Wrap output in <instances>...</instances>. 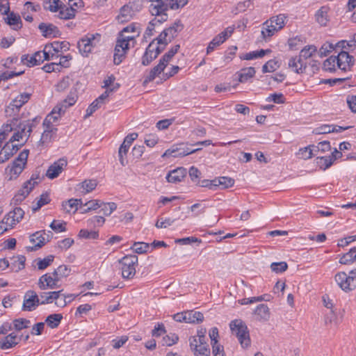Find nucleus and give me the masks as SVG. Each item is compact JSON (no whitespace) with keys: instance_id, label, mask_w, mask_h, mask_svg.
<instances>
[{"instance_id":"26","label":"nucleus","mask_w":356,"mask_h":356,"mask_svg":"<svg viewBox=\"0 0 356 356\" xmlns=\"http://www.w3.org/2000/svg\"><path fill=\"white\" fill-rule=\"evenodd\" d=\"M330 11V8L328 6H321L316 13L315 18L316 21L321 26H327L329 22V16L328 13Z\"/></svg>"},{"instance_id":"17","label":"nucleus","mask_w":356,"mask_h":356,"mask_svg":"<svg viewBox=\"0 0 356 356\" xmlns=\"http://www.w3.org/2000/svg\"><path fill=\"white\" fill-rule=\"evenodd\" d=\"M163 48H160L152 42L146 49L144 55L142 57V64L145 66L149 65L159 54L163 51Z\"/></svg>"},{"instance_id":"33","label":"nucleus","mask_w":356,"mask_h":356,"mask_svg":"<svg viewBox=\"0 0 356 356\" xmlns=\"http://www.w3.org/2000/svg\"><path fill=\"white\" fill-rule=\"evenodd\" d=\"M234 182V179L231 177H220L218 179L212 180L210 184L213 185L214 186H221L222 188L226 189L233 186Z\"/></svg>"},{"instance_id":"13","label":"nucleus","mask_w":356,"mask_h":356,"mask_svg":"<svg viewBox=\"0 0 356 356\" xmlns=\"http://www.w3.org/2000/svg\"><path fill=\"white\" fill-rule=\"evenodd\" d=\"M39 296L40 305H45L51 303L54 300L56 301V305L60 307H64L66 305L65 296L61 294L60 291H51L40 293Z\"/></svg>"},{"instance_id":"12","label":"nucleus","mask_w":356,"mask_h":356,"mask_svg":"<svg viewBox=\"0 0 356 356\" xmlns=\"http://www.w3.org/2000/svg\"><path fill=\"white\" fill-rule=\"evenodd\" d=\"M65 102H67L66 99L63 100V103L57 104L53 108L52 111L49 115H47L43 122L44 127H54V124L65 115L67 110V106L65 104Z\"/></svg>"},{"instance_id":"61","label":"nucleus","mask_w":356,"mask_h":356,"mask_svg":"<svg viewBox=\"0 0 356 356\" xmlns=\"http://www.w3.org/2000/svg\"><path fill=\"white\" fill-rule=\"evenodd\" d=\"M50 201L49 195L47 193H43L40 195L39 200H38L36 206L33 207L34 211L40 209L43 205L48 204Z\"/></svg>"},{"instance_id":"35","label":"nucleus","mask_w":356,"mask_h":356,"mask_svg":"<svg viewBox=\"0 0 356 356\" xmlns=\"http://www.w3.org/2000/svg\"><path fill=\"white\" fill-rule=\"evenodd\" d=\"M20 338H18L15 333H10L7 335L2 341V349L6 350L15 347L18 344Z\"/></svg>"},{"instance_id":"60","label":"nucleus","mask_w":356,"mask_h":356,"mask_svg":"<svg viewBox=\"0 0 356 356\" xmlns=\"http://www.w3.org/2000/svg\"><path fill=\"white\" fill-rule=\"evenodd\" d=\"M81 205H82V201L81 199L68 200V207L70 209H68V213H70L72 211V213L74 214L76 211L79 210Z\"/></svg>"},{"instance_id":"32","label":"nucleus","mask_w":356,"mask_h":356,"mask_svg":"<svg viewBox=\"0 0 356 356\" xmlns=\"http://www.w3.org/2000/svg\"><path fill=\"white\" fill-rule=\"evenodd\" d=\"M151 2L149 11L152 14H158L159 10H168L167 0H147Z\"/></svg>"},{"instance_id":"63","label":"nucleus","mask_w":356,"mask_h":356,"mask_svg":"<svg viewBox=\"0 0 356 356\" xmlns=\"http://www.w3.org/2000/svg\"><path fill=\"white\" fill-rule=\"evenodd\" d=\"M105 218L102 216H95L88 220V225L93 227H100L104 225Z\"/></svg>"},{"instance_id":"59","label":"nucleus","mask_w":356,"mask_h":356,"mask_svg":"<svg viewBox=\"0 0 356 356\" xmlns=\"http://www.w3.org/2000/svg\"><path fill=\"white\" fill-rule=\"evenodd\" d=\"M335 49L334 44L330 42H325L319 49L318 54L321 57L326 56L327 54Z\"/></svg>"},{"instance_id":"47","label":"nucleus","mask_w":356,"mask_h":356,"mask_svg":"<svg viewBox=\"0 0 356 356\" xmlns=\"http://www.w3.org/2000/svg\"><path fill=\"white\" fill-rule=\"evenodd\" d=\"M270 49H266V50L261 49L259 51H251V52L247 53L244 56H241V58L243 59V60H252V59H255L257 58H261V57L264 56L267 53H270Z\"/></svg>"},{"instance_id":"31","label":"nucleus","mask_w":356,"mask_h":356,"mask_svg":"<svg viewBox=\"0 0 356 356\" xmlns=\"http://www.w3.org/2000/svg\"><path fill=\"white\" fill-rule=\"evenodd\" d=\"M97 186V181L96 179H86L77 185L76 189L83 193H88L95 190Z\"/></svg>"},{"instance_id":"30","label":"nucleus","mask_w":356,"mask_h":356,"mask_svg":"<svg viewBox=\"0 0 356 356\" xmlns=\"http://www.w3.org/2000/svg\"><path fill=\"white\" fill-rule=\"evenodd\" d=\"M83 7L82 0H68V19L75 17L76 13Z\"/></svg>"},{"instance_id":"28","label":"nucleus","mask_w":356,"mask_h":356,"mask_svg":"<svg viewBox=\"0 0 356 356\" xmlns=\"http://www.w3.org/2000/svg\"><path fill=\"white\" fill-rule=\"evenodd\" d=\"M134 15V12L131 7L124 6L120 11L117 17V19L120 23H125L130 21Z\"/></svg>"},{"instance_id":"8","label":"nucleus","mask_w":356,"mask_h":356,"mask_svg":"<svg viewBox=\"0 0 356 356\" xmlns=\"http://www.w3.org/2000/svg\"><path fill=\"white\" fill-rule=\"evenodd\" d=\"M37 118H35L32 120H27L20 122L17 126V131L13 134L10 139V142L19 141L25 138V140L29 137L33 127L36 123H38Z\"/></svg>"},{"instance_id":"16","label":"nucleus","mask_w":356,"mask_h":356,"mask_svg":"<svg viewBox=\"0 0 356 356\" xmlns=\"http://www.w3.org/2000/svg\"><path fill=\"white\" fill-rule=\"evenodd\" d=\"M234 28L229 26L226 28L223 31L217 35L213 39L209 42L207 49V54H209L213 51L216 47L222 44L228 38H229L233 33Z\"/></svg>"},{"instance_id":"27","label":"nucleus","mask_w":356,"mask_h":356,"mask_svg":"<svg viewBox=\"0 0 356 356\" xmlns=\"http://www.w3.org/2000/svg\"><path fill=\"white\" fill-rule=\"evenodd\" d=\"M200 149H201V148H197V149H194L191 151H186L184 149H181L180 148H171V149H167L163 153L162 156L163 157H168V156L183 157V156H187L188 154H193Z\"/></svg>"},{"instance_id":"24","label":"nucleus","mask_w":356,"mask_h":356,"mask_svg":"<svg viewBox=\"0 0 356 356\" xmlns=\"http://www.w3.org/2000/svg\"><path fill=\"white\" fill-rule=\"evenodd\" d=\"M289 67L296 73H303L307 67V63L300 56L291 57L288 63Z\"/></svg>"},{"instance_id":"51","label":"nucleus","mask_w":356,"mask_h":356,"mask_svg":"<svg viewBox=\"0 0 356 356\" xmlns=\"http://www.w3.org/2000/svg\"><path fill=\"white\" fill-rule=\"evenodd\" d=\"M288 268V264L285 261L273 262L270 264V269L275 273H282Z\"/></svg>"},{"instance_id":"53","label":"nucleus","mask_w":356,"mask_h":356,"mask_svg":"<svg viewBox=\"0 0 356 356\" xmlns=\"http://www.w3.org/2000/svg\"><path fill=\"white\" fill-rule=\"evenodd\" d=\"M78 236L80 238L96 239L98 238L99 234L97 232L88 231V229H82L79 231Z\"/></svg>"},{"instance_id":"38","label":"nucleus","mask_w":356,"mask_h":356,"mask_svg":"<svg viewBox=\"0 0 356 356\" xmlns=\"http://www.w3.org/2000/svg\"><path fill=\"white\" fill-rule=\"evenodd\" d=\"M64 3L60 0H44L43 7L45 10L55 13L63 8Z\"/></svg>"},{"instance_id":"49","label":"nucleus","mask_w":356,"mask_h":356,"mask_svg":"<svg viewBox=\"0 0 356 356\" xmlns=\"http://www.w3.org/2000/svg\"><path fill=\"white\" fill-rule=\"evenodd\" d=\"M316 160L318 165L321 169L323 170L327 169L333 163L332 159H331L330 156L317 157Z\"/></svg>"},{"instance_id":"42","label":"nucleus","mask_w":356,"mask_h":356,"mask_svg":"<svg viewBox=\"0 0 356 356\" xmlns=\"http://www.w3.org/2000/svg\"><path fill=\"white\" fill-rule=\"evenodd\" d=\"M129 148L130 147L129 145H127L123 143L121 144L119 148L118 157L120 163L122 166H125L128 163L127 153Z\"/></svg>"},{"instance_id":"48","label":"nucleus","mask_w":356,"mask_h":356,"mask_svg":"<svg viewBox=\"0 0 356 356\" xmlns=\"http://www.w3.org/2000/svg\"><path fill=\"white\" fill-rule=\"evenodd\" d=\"M150 247L149 243H144V242H135L131 246V249L134 252L138 254H144L148 251V249Z\"/></svg>"},{"instance_id":"50","label":"nucleus","mask_w":356,"mask_h":356,"mask_svg":"<svg viewBox=\"0 0 356 356\" xmlns=\"http://www.w3.org/2000/svg\"><path fill=\"white\" fill-rule=\"evenodd\" d=\"M102 211L105 216H110L116 209L117 204L115 202H101Z\"/></svg>"},{"instance_id":"18","label":"nucleus","mask_w":356,"mask_h":356,"mask_svg":"<svg viewBox=\"0 0 356 356\" xmlns=\"http://www.w3.org/2000/svg\"><path fill=\"white\" fill-rule=\"evenodd\" d=\"M190 347L195 356H210V348L206 342H197L195 338L189 339Z\"/></svg>"},{"instance_id":"15","label":"nucleus","mask_w":356,"mask_h":356,"mask_svg":"<svg viewBox=\"0 0 356 356\" xmlns=\"http://www.w3.org/2000/svg\"><path fill=\"white\" fill-rule=\"evenodd\" d=\"M39 305V296L37 293L33 290L27 291L23 298L22 309L26 312H32Z\"/></svg>"},{"instance_id":"29","label":"nucleus","mask_w":356,"mask_h":356,"mask_svg":"<svg viewBox=\"0 0 356 356\" xmlns=\"http://www.w3.org/2000/svg\"><path fill=\"white\" fill-rule=\"evenodd\" d=\"M38 29L45 38L55 37L58 32L57 28L51 24L41 23Z\"/></svg>"},{"instance_id":"54","label":"nucleus","mask_w":356,"mask_h":356,"mask_svg":"<svg viewBox=\"0 0 356 356\" xmlns=\"http://www.w3.org/2000/svg\"><path fill=\"white\" fill-rule=\"evenodd\" d=\"M50 227L56 233L63 232L66 229V222L58 220H54L50 224Z\"/></svg>"},{"instance_id":"44","label":"nucleus","mask_w":356,"mask_h":356,"mask_svg":"<svg viewBox=\"0 0 356 356\" xmlns=\"http://www.w3.org/2000/svg\"><path fill=\"white\" fill-rule=\"evenodd\" d=\"M24 211L20 207H16L12 211L9 212L6 216L15 224L24 217Z\"/></svg>"},{"instance_id":"7","label":"nucleus","mask_w":356,"mask_h":356,"mask_svg":"<svg viewBox=\"0 0 356 356\" xmlns=\"http://www.w3.org/2000/svg\"><path fill=\"white\" fill-rule=\"evenodd\" d=\"M138 261V257L134 254L126 255L119 261L123 278L131 279L134 277Z\"/></svg>"},{"instance_id":"14","label":"nucleus","mask_w":356,"mask_h":356,"mask_svg":"<svg viewBox=\"0 0 356 356\" xmlns=\"http://www.w3.org/2000/svg\"><path fill=\"white\" fill-rule=\"evenodd\" d=\"M40 177L38 175H33L31 179L26 181L22 188L19 190L18 193L15 195L14 199L16 202H22L26 197L31 193L35 185L38 184Z\"/></svg>"},{"instance_id":"11","label":"nucleus","mask_w":356,"mask_h":356,"mask_svg":"<svg viewBox=\"0 0 356 356\" xmlns=\"http://www.w3.org/2000/svg\"><path fill=\"white\" fill-rule=\"evenodd\" d=\"M181 29L182 25L180 22H175L171 26L165 29L160 33L156 38L157 44L160 45L163 44V46L167 45L177 36V33Z\"/></svg>"},{"instance_id":"2","label":"nucleus","mask_w":356,"mask_h":356,"mask_svg":"<svg viewBox=\"0 0 356 356\" xmlns=\"http://www.w3.org/2000/svg\"><path fill=\"white\" fill-rule=\"evenodd\" d=\"M67 270V266H60L56 269L52 275L46 273L41 276L38 280V287L42 290L47 289H56L58 286V283L63 277H65V271Z\"/></svg>"},{"instance_id":"25","label":"nucleus","mask_w":356,"mask_h":356,"mask_svg":"<svg viewBox=\"0 0 356 356\" xmlns=\"http://www.w3.org/2000/svg\"><path fill=\"white\" fill-rule=\"evenodd\" d=\"M186 175V170L184 168H177L175 170L170 171L166 179L168 182L177 183L181 181Z\"/></svg>"},{"instance_id":"40","label":"nucleus","mask_w":356,"mask_h":356,"mask_svg":"<svg viewBox=\"0 0 356 356\" xmlns=\"http://www.w3.org/2000/svg\"><path fill=\"white\" fill-rule=\"evenodd\" d=\"M15 153L11 149L10 143H7L0 152V163H3L11 158Z\"/></svg>"},{"instance_id":"52","label":"nucleus","mask_w":356,"mask_h":356,"mask_svg":"<svg viewBox=\"0 0 356 356\" xmlns=\"http://www.w3.org/2000/svg\"><path fill=\"white\" fill-rule=\"evenodd\" d=\"M31 322L26 318H17L13 321L14 328L17 330H22L29 327Z\"/></svg>"},{"instance_id":"19","label":"nucleus","mask_w":356,"mask_h":356,"mask_svg":"<svg viewBox=\"0 0 356 356\" xmlns=\"http://www.w3.org/2000/svg\"><path fill=\"white\" fill-rule=\"evenodd\" d=\"M336 58H337V68L341 71L346 72L350 70V67L354 64L353 57L343 50L339 53Z\"/></svg>"},{"instance_id":"37","label":"nucleus","mask_w":356,"mask_h":356,"mask_svg":"<svg viewBox=\"0 0 356 356\" xmlns=\"http://www.w3.org/2000/svg\"><path fill=\"white\" fill-rule=\"evenodd\" d=\"M204 319L203 314L200 312L188 311L186 312L185 323H199Z\"/></svg>"},{"instance_id":"56","label":"nucleus","mask_w":356,"mask_h":356,"mask_svg":"<svg viewBox=\"0 0 356 356\" xmlns=\"http://www.w3.org/2000/svg\"><path fill=\"white\" fill-rule=\"evenodd\" d=\"M167 10H159L158 14H152L155 16L152 21L153 24H160L168 19V15L166 14Z\"/></svg>"},{"instance_id":"46","label":"nucleus","mask_w":356,"mask_h":356,"mask_svg":"<svg viewBox=\"0 0 356 356\" xmlns=\"http://www.w3.org/2000/svg\"><path fill=\"white\" fill-rule=\"evenodd\" d=\"M356 260V254L355 249H350L349 252L343 254L340 259L339 263L344 265L353 264Z\"/></svg>"},{"instance_id":"41","label":"nucleus","mask_w":356,"mask_h":356,"mask_svg":"<svg viewBox=\"0 0 356 356\" xmlns=\"http://www.w3.org/2000/svg\"><path fill=\"white\" fill-rule=\"evenodd\" d=\"M337 68V58L336 56H330L327 58L323 65V69L325 71L333 72H335Z\"/></svg>"},{"instance_id":"58","label":"nucleus","mask_w":356,"mask_h":356,"mask_svg":"<svg viewBox=\"0 0 356 356\" xmlns=\"http://www.w3.org/2000/svg\"><path fill=\"white\" fill-rule=\"evenodd\" d=\"M188 0H167L168 8H170L172 10H177L180 8H183Z\"/></svg>"},{"instance_id":"6","label":"nucleus","mask_w":356,"mask_h":356,"mask_svg":"<svg viewBox=\"0 0 356 356\" xmlns=\"http://www.w3.org/2000/svg\"><path fill=\"white\" fill-rule=\"evenodd\" d=\"M334 280L338 286L345 292H349L356 288V268L347 274L339 272L335 275Z\"/></svg>"},{"instance_id":"57","label":"nucleus","mask_w":356,"mask_h":356,"mask_svg":"<svg viewBox=\"0 0 356 356\" xmlns=\"http://www.w3.org/2000/svg\"><path fill=\"white\" fill-rule=\"evenodd\" d=\"M15 224L6 216L0 222V235L12 228Z\"/></svg>"},{"instance_id":"3","label":"nucleus","mask_w":356,"mask_h":356,"mask_svg":"<svg viewBox=\"0 0 356 356\" xmlns=\"http://www.w3.org/2000/svg\"><path fill=\"white\" fill-rule=\"evenodd\" d=\"M229 327L233 335L236 336L243 348L250 345V334L246 325L240 319L231 321Z\"/></svg>"},{"instance_id":"39","label":"nucleus","mask_w":356,"mask_h":356,"mask_svg":"<svg viewBox=\"0 0 356 356\" xmlns=\"http://www.w3.org/2000/svg\"><path fill=\"white\" fill-rule=\"evenodd\" d=\"M254 74L255 70L254 67H250L243 68L238 73V81L241 83H244L250 78L253 77Z\"/></svg>"},{"instance_id":"5","label":"nucleus","mask_w":356,"mask_h":356,"mask_svg":"<svg viewBox=\"0 0 356 356\" xmlns=\"http://www.w3.org/2000/svg\"><path fill=\"white\" fill-rule=\"evenodd\" d=\"M179 47V44L175 45L167 53H165L160 59L159 64L150 70L145 81H152L159 74H160L168 65L172 58L177 53Z\"/></svg>"},{"instance_id":"4","label":"nucleus","mask_w":356,"mask_h":356,"mask_svg":"<svg viewBox=\"0 0 356 356\" xmlns=\"http://www.w3.org/2000/svg\"><path fill=\"white\" fill-rule=\"evenodd\" d=\"M28 156L29 150L24 149L19 153L17 158L14 160L11 165H8L6 168V171L8 177V180L17 179L22 172L26 164Z\"/></svg>"},{"instance_id":"10","label":"nucleus","mask_w":356,"mask_h":356,"mask_svg":"<svg viewBox=\"0 0 356 356\" xmlns=\"http://www.w3.org/2000/svg\"><path fill=\"white\" fill-rule=\"evenodd\" d=\"M31 94L23 92L17 95L5 109L6 116L16 117L20 108L30 99Z\"/></svg>"},{"instance_id":"43","label":"nucleus","mask_w":356,"mask_h":356,"mask_svg":"<svg viewBox=\"0 0 356 356\" xmlns=\"http://www.w3.org/2000/svg\"><path fill=\"white\" fill-rule=\"evenodd\" d=\"M63 316L60 314H54L48 316L45 320V323L51 328H56L60 324Z\"/></svg>"},{"instance_id":"23","label":"nucleus","mask_w":356,"mask_h":356,"mask_svg":"<svg viewBox=\"0 0 356 356\" xmlns=\"http://www.w3.org/2000/svg\"><path fill=\"white\" fill-rule=\"evenodd\" d=\"M129 28H124L119 33L118 39L122 43H127L128 47H134L136 43V38L139 35V33H129Z\"/></svg>"},{"instance_id":"45","label":"nucleus","mask_w":356,"mask_h":356,"mask_svg":"<svg viewBox=\"0 0 356 356\" xmlns=\"http://www.w3.org/2000/svg\"><path fill=\"white\" fill-rule=\"evenodd\" d=\"M317 51V48L314 45L305 46L300 52L299 56L304 61L311 58Z\"/></svg>"},{"instance_id":"34","label":"nucleus","mask_w":356,"mask_h":356,"mask_svg":"<svg viewBox=\"0 0 356 356\" xmlns=\"http://www.w3.org/2000/svg\"><path fill=\"white\" fill-rule=\"evenodd\" d=\"M254 314L259 321H268L270 318L269 308L266 305L261 304L255 309Z\"/></svg>"},{"instance_id":"9","label":"nucleus","mask_w":356,"mask_h":356,"mask_svg":"<svg viewBox=\"0 0 356 356\" xmlns=\"http://www.w3.org/2000/svg\"><path fill=\"white\" fill-rule=\"evenodd\" d=\"M101 39V35L99 33L88 34L82 38L77 44L80 53L87 56L92 49L99 44Z\"/></svg>"},{"instance_id":"21","label":"nucleus","mask_w":356,"mask_h":356,"mask_svg":"<svg viewBox=\"0 0 356 356\" xmlns=\"http://www.w3.org/2000/svg\"><path fill=\"white\" fill-rule=\"evenodd\" d=\"M45 234L44 231L36 232L30 236V242L32 243L31 246L26 247L27 250L33 251L43 246L47 239L44 236Z\"/></svg>"},{"instance_id":"20","label":"nucleus","mask_w":356,"mask_h":356,"mask_svg":"<svg viewBox=\"0 0 356 356\" xmlns=\"http://www.w3.org/2000/svg\"><path fill=\"white\" fill-rule=\"evenodd\" d=\"M129 48L127 46V43H122L117 40L113 55V63L115 65H118L122 62Z\"/></svg>"},{"instance_id":"36","label":"nucleus","mask_w":356,"mask_h":356,"mask_svg":"<svg viewBox=\"0 0 356 356\" xmlns=\"http://www.w3.org/2000/svg\"><path fill=\"white\" fill-rule=\"evenodd\" d=\"M7 24L13 26L15 30H18L22 27V20L19 15L13 12L8 13L7 17L5 19Z\"/></svg>"},{"instance_id":"22","label":"nucleus","mask_w":356,"mask_h":356,"mask_svg":"<svg viewBox=\"0 0 356 356\" xmlns=\"http://www.w3.org/2000/svg\"><path fill=\"white\" fill-rule=\"evenodd\" d=\"M65 165H67V161L64 159H59L48 168L46 172L47 177L51 179L57 177Z\"/></svg>"},{"instance_id":"1","label":"nucleus","mask_w":356,"mask_h":356,"mask_svg":"<svg viewBox=\"0 0 356 356\" xmlns=\"http://www.w3.org/2000/svg\"><path fill=\"white\" fill-rule=\"evenodd\" d=\"M287 19L285 14H279L270 17L262 24L261 35L264 39L272 37L284 28Z\"/></svg>"},{"instance_id":"55","label":"nucleus","mask_w":356,"mask_h":356,"mask_svg":"<svg viewBox=\"0 0 356 356\" xmlns=\"http://www.w3.org/2000/svg\"><path fill=\"white\" fill-rule=\"evenodd\" d=\"M297 156L299 159L307 160L312 158V150H311V145L307 147L300 148L298 153Z\"/></svg>"},{"instance_id":"62","label":"nucleus","mask_w":356,"mask_h":356,"mask_svg":"<svg viewBox=\"0 0 356 356\" xmlns=\"http://www.w3.org/2000/svg\"><path fill=\"white\" fill-rule=\"evenodd\" d=\"M278 67L277 62L274 60H268L262 67V72L264 73L272 72L276 70Z\"/></svg>"},{"instance_id":"64","label":"nucleus","mask_w":356,"mask_h":356,"mask_svg":"<svg viewBox=\"0 0 356 356\" xmlns=\"http://www.w3.org/2000/svg\"><path fill=\"white\" fill-rule=\"evenodd\" d=\"M53 260H54V257L51 255L44 258L43 259H39L37 263L38 269L44 270L45 268H47L49 266H50V264L52 263Z\"/></svg>"}]
</instances>
